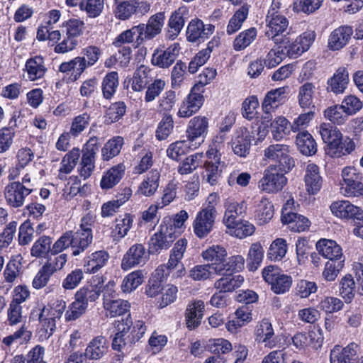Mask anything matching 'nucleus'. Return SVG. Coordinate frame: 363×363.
Returning a JSON list of instances; mask_svg holds the SVG:
<instances>
[{"label":"nucleus","instance_id":"4","mask_svg":"<svg viewBox=\"0 0 363 363\" xmlns=\"http://www.w3.org/2000/svg\"><path fill=\"white\" fill-rule=\"evenodd\" d=\"M262 277L266 282L271 286V289L277 294L288 291L292 284L291 276L284 274L281 269L269 265L262 270Z\"/></svg>","mask_w":363,"mask_h":363},{"label":"nucleus","instance_id":"57","mask_svg":"<svg viewBox=\"0 0 363 363\" xmlns=\"http://www.w3.org/2000/svg\"><path fill=\"white\" fill-rule=\"evenodd\" d=\"M52 240L49 236L40 237L33 245L30 255L35 258L45 257L51 252Z\"/></svg>","mask_w":363,"mask_h":363},{"label":"nucleus","instance_id":"10","mask_svg":"<svg viewBox=\"0 0 363 363\" xmlns=\"http://www.w3.org/2000/svg\"><path fill=\"white\" fill-rule=\"evenodd\" d=\"M172 228L161 223L160 229L150 239L148 251L151 254L160 253L162 250L168 249L177 237L174 235Z\"/></svg>","mask_w":363,"mask_h":363},{"label":"nucleus","instance_id":"14","mask_svg":"<svg viewBox=\"0 0 363 363\" xmlns=\"http://www.w3.org/2000/svg\"><path fill=\"white\" fill-rule=\"evenodd\" d=\"M215 26L204 24L201 20H191L186 29V39L189 42L196 43L208 38L214 32Z\"/></svg>","mask_w":363,"mask_h":363},{"label":"nucleus","instance_id":"8","mask_svg":"<svg viewBox=\"0 0 363 363\" xmlns=\"http://www.w3.org/2000/svg\"><path fill=\"white\" fill-rule=\"evenodd\" d=\"M30 188V186L20 184L18 181L9 183L4 191L6 202L12 208L23 206L26 197L31 194Z\"/></svg>","mask_w":363,"mask_h":363},{"label":"nucleus","instance_id":"22","mask_svg":"<svg viewBox=\"0 0 363 363\" xmlns=\"http://www.w3.org/2000/svg\"><path fill=\"white\" fill-rule=\"evenodd\" d=\"M188 16L189 9L185 6H180L172 13L168 22V26L170 28L167 35L168 39L174 40L177 37L183 28Z\"/></svg>","mask_w":363,"mask_h":363},{"label":"nucleus","instance_id":"64","mask_svg":"<svg viewBox=\"0 0 363 363\" xmlns=\"http://www.w3.org/2000/svg\"><path fill=\"white\" fill-rule=\"evenodd\" d=\"M174 128V121L172 115L165 114L158 123L155 136L159 140L167 139Z\"/></svg>","mask_w":363,"mask_h":363},{"label":"nucleus","instance_id":"45","mask_svg":"<svg viewBox=\"0 0 363 363\" xmlns=\"http://www.w3.org/2000/svg\"><path fill=\"white\" fill-rule=\"evenodd\" d=\"M255 231V226L250 221L240 220L227 228V233L239 239L251 236Z\"/></svg>","mask_w":363,"mask_h":363},{"label":"nucleus","instance_id":"39","mask_svg":"<svg viewBox=\"0 0 363 363\" xmlns=\"http://www.w3.org/2000/svg\"><path fill=\"white\" fill-rule=\"evenodd\" d=\"M92 233L82 231H72V255L77 256L83 252L92 242Z\"/></svg>","mask_w":363,"mask_h":363},{"label":"nucleus","instance_id":"31","mask_svg":"<svg viewBox=\"0 0 363 363\" xmlns=\"http://www.w3.org/2000/svg\"><path fill=\"white\" fill-rule=\"evenodd\" d=\"M25 67L27 77L32 82L43 79L47 72L44 60L40 56L28 59L26 62Z\"/></svg>","mask_w":363,"mask_h":363},{"label":"nucleus","instance_id":"16","mask_svg":"<svg viewBox=\"0 0 363 363\" xmlns=\"http://www.w3.org/2000/svg\"><path fill=\"white\" fill-rule=\"evenodd\" d=\"M179 51L180 46L179 43H176L171 45L166 50L157 48L152 54V63L160 68H167L174 62Z\"/></svg>","mask_w":363,"mask_h":363},{"label":"nucleus","instance_id":"9","mask_svg":"<svg viewBox=\"0 0 363 363\" xmlns=\"http://www.w3.org/2000/svg\"><path fill=\"white\" fill-rule=\"evenodd\" d=\"M216 216L217 213L201 208L197 212L192 223L195 235L199 239L206 238L213 229Z\"/></svg>","mask_w":363,"mask_h":363},{"label":"nucleus","instance_id":"47","mask_svg":"<svg viewBox=\"0 0 363 363\" xmlns=\"http://www.w3.org/2000/svg\"><path fill=\"white\" fill-rule=\"evenodd\" d=\"M124 144V139L121 136H116L108 140L101 149L103 160L108 161L117 156Z\"/></svg>","mask_w":363,"mask_h":363},{"label":"nucleus","instance_id":"13","mask_svg":"<svg viewBox=\"0 0 363 363\" xmlns=\"http://www.w3.org/2000/svg\"><path fill=\"white\" fill-rule=\"evenodd\" d=\"M105 285L102 277H96L94 281L89 285L80 288L75 294L74 298H78L87 306L89 303L97 301L102 293L104 294Z\"/></svg>","mask_w":363,"mask_h":363},{"label":"nucleus","instance_id":"7","mask_svg":"<svg viewBox=\"0 0 363 363\" xmlns=\"http://www.w3.org/2000/svg\"><path fill=\"white\" fill-rule=\"evenodd\" d=\"M266 36L278 45L285 37L288 36V19L283 15L267 16Z\"/></svg>","mask_w":363,"mask_h":363},{"label":"nucleus","instance_id":"2","mask_svg":"<svg viewBox=\"0 0 363 363\" xmlns=\"http://www.w3.org/2000/svg\"><path fill=\"white\" fill-rule=\"evenodd\" d=\"M263 160L274 164L277 169L282 172H289L295 165L294 159L290 155L289 146L277 143L269 145L264 150Z\"/></svg>","mask_w":363,"mask_h":363},{"label":"nucleus","instance_id":"12","mask_svg":"<svg viewBox=\"0 0 363 363\" xmlns=\"http://www.w3.org/2000/svg\"><path fill=\"white\" fill-rule=\"evenodd\" d=\"M148 259L145 247L142 244L132 245L123 255L121 261V268L128 270L138 265H143Z\"/></svg>","mask_w":363,"mask_h":363},{"label":"nucleus","instance_id":"40","mask_svg":"<svg viewBox=\"0 0 363 363\" xmlns=\"http://www.w3.org/2000/svg\"><path fill=\"white\" fill-rule=\"evenodd\" d=\"M243 281L244 277L241 275L232 276L231 274H227L216 281L214 287L220 292H232L241 286Z\"/></svg>","mask_w":363,"mask_h":363},{"label":"nucleus","instance_id":"15","mask_svg":"<svg viewBox=\"0 0 363 363\" xmlns=\"http://www.w3.org/2000/svg\"><path fill=\"white\" fill-rule=\"evenodd\" d=\"M203 103V96L198 91L191 89L190 93L181 103L177 116L179 118H189L199 111Z\"/></svg>","mask_w":363,"mask_h":363},{"label":"nucleus","instance_id":"58","mask_svg":"<svg viewBox=\"0 0 363 363\" xmlns=\"http://www.w3.org/2000/svg\"><path fill=\"white\" fill-rule=\"evenodd\" d=\"M257 31L255 28H250L241 33L233 41V48L236 51L242 50L248 47L255 39Z\"/></svg>","mask_w":363,"mask_h":363},{"label":"nucleus","instance_id":"5","mask_svg":"<svg viewBox=\"0 0 363 363\" xmlns=\"http://www.w3.org/2000/svg\"><path fill=\"white\" fill-rule=\"evenodd\" d=\"M288 172L279 171L275 166H269L264 172L263 177L258 183L260 190L267 193H277L286 185L287 179L284 174Z\"/></svg>","mask_w":363,"mask_h":363},{"label":"nucleus","instance_id":"24","mask_svg":"<svg viewBox=\"0 0 363 363\" xmlns=\"http://www.w3.org/2000/svg\"><path fill=\"white\" fill-rule=\"evenodd\" d=\"M227 256L225 249L220 245L209 247L202 252L203 259L210 262L212 269L216 274L221 271V267Z\"/></svg>","mask_w":363,"mask_h":363},{"label":"nucleus","instance_id":"46","mask_svg":"<svg viewBox=\"0 0 363 363\" xmlns=\"http://www.w3.org/2000/svg\"><path fill=\"white\" fill-rule=\"evenodd\" d=\"M80 154V150L74 147L63 157L59 169L60 178L62 179L63 176L72 172L77 164Z\"/></svg>","mask_w":363,"mask_h":363},{"label":"nucleus","instance_id":"61","mask_svg":"<svg viewBox=\"0 0 363 363\" xmlns=\"http://www.w3.org/2000/svg\"><path fill=\"white\" fill-rule=\"evenodd\" d=\"M274 216V206L266 198H262L257 206L255 216L260 224L269 222Z\"/></svg>","mask_w":363,"mask_h":363},{"label":"nucleus","instance_id":"25","mask_svg":"<svg viewBox=\"0 0 363 363\" xmlns=\"http://www.w3.org/2000/svg\"><path fill=\"white\" fill-rule=\"evenodd\" d=\"M316 249L328 261L345 259L341 247L334 240H320L316 243Z\"/></svg>","mask_w":363,"mask_h":363},{"label":"nucleus","instance_id":"29","mask_svg":"<svg viewBox=\"0 0 363 363\" xmlns=\"http://www.w3.org/2000/svg\"><path fill=\"white\" fill-rule=\"evenodd\" d=\"M125 167L120 163L106 170L101 179L100 186L102 189H110L118 184L125 174Z\"/></svg>","mask_w":363,"mask_h":363},{"label":"nucleus","instance_id":"44","mask_svg":"<svg viewBox=\"0 0 363 363\" xmlns=\"http://www.w3.org/2000/svg\"><path fill=\"white\" fill-rule=\"evenodd\" d=\"M296 142L298 150L303 155L311 156L317 152L316 143L308 131L298 133Z\"/></svg>","mask_w":363,"mask_h":363},{"label":"nucleus","instance_id":"1","mask_svg":"<svg viewBox=\"0 0 363 363\" xmlns=\"http://www.w3.org/2000/svg\"><path fill=\"white\" fill-rule=\"evenodd\" d=\"M319 133L323 142L327 144L326 153L331 157H341L350 154L355 149L354 142L347 137L343 138L339 129L330 123L321 124Z\"/></svg>","mask_w":363,"mask_h":363},{"label":"nucleus","instance_id":"27","mask_svg":"<svg viewBox=\"0 0 363 363\" xmlns=\"http://www.w3.org/2000/svg\"><path fill=\"white\" fill-rule=\"evenodd\" d=\"M204 303L203 301H194L189 303L186 310V323L190 330L198 327L203 316Z\"/></svg>","mask_w":363,"mask_h":363},{"label":"nucleus","instance_id":"59","mask_svg":"<svg viewBox=\"0 0 363 363\" xmlns=\"http://www.w3.org/2000/svg\"><path fill=\"white\" fill-rule=\"evenodd\" d=\"M287 252V243L283 238L274 240L270 245L267 256L272 261L282 259Z\"/></svg>","mask_w":363,"mask_h":363},{"label":"nucleus","instance_id":"6","mask_svg":"<svg viewBox=\"0 0 363 363\" xmlns=\"http://www.w3.org/2000/svg\"><path fill=\"white\" fill-rule=\"evenodd\" d=\"M165 16L164 12H158L152 15L147 23H140L137 26L139 35L136 37L138 44L145 40H150L160 35L164 24Z\"/></svg>","mask_w":363,"mask_h":363},{"label":"nucleus","instance_id":"23","mask_svg":"<svg viewBox=\"0 0 363 363\" xmlns=\"http://www.w3.org/2000/svg\"><path fill=\"white\" fill-rule=\"evenodd\" d=\"M252 141L251 134L247 128L240 127L237 130L232 144L234 153L240 157H246L249 154Z\"/></svg>","mask_w":363,"mask_h":363},{"label":"nucleus","instance_id":"62","mask_svg":"<svg viewBox=\"0 0 363 363\" xmlns=\"http://www.w3.org/2000/svg\"><path fill=\"white\" fill-rule=\"evenodd\" d=\"M291 125L289 121L283 116L277 117L272 123V133L274 140H280L289 133Z\"/></svg>","mask_w":363,"mask_h":363},{"label":"nucleus","instance_id":"33","mask_svg":"<svg viewBox=\"0 0 363 363\" xmlns=\"http://www.w3.org/2000/svg\"><path fill=\"white\" fill-rule=\"evenodd\" d=\"M57 319L50 315L49 312L40 310L39 314V328L38 330L39 339L42 341L48 340L56 328Z\"/></svg>","mask_w":363,"mask_h":363},{"label":"nucleus","instance_id":"42","mask_svg":"<svg viewBox=\"0 0 363 363\" xmlns=\"http://www.w3.org/2000/svg\"><path fill=\"white\" fill-rule=\"evenodd\" d=\"M264 249L260 242L252 243L247 255V268L250 272L256 271L261 265L264 257Z\"/></svg>","mask_w":363,"mask_h":363},{"label":"nucleus","instance_id":"19","mask_svg":"<svg viewBox=\"0 0 363 363\" xmlns=\"http://www.w3.org/2000/svg\"><path fill=\"white\" fill-rule=\"evenodd\" d=\"M225 213L223 218V223L227 228L230 227L237 220V218L243 215L247 209L244 201H236L234 199H228L224 203Z\"/></svg>","mask_w":363,"mask_h":363},{"label":"nucleus","instance_id":"63","mask_svg":"<svg viewBox=\"0 0 363 363\" xmlns=\"http://www.w3.org/2000/svg\"><path fill=\"white\" fill-rule=\"evenodd\" d=\"M323 0H296L293 4V10L296 13L311 14L319 9Z\"/></svg>","mask_w":363,"mask_h":363},{"label":"nucleus","instance_id":"41","mask_svg":"<svg viewBox=\"0 0 363 363\" xmlns=\"http://www.w3.org/2000/svg\"><path fill=\"white\" fill-rule=\"evenodd\" d=\"M150 69L145 65L140 66L134 72L131 79V89L134 91H143L151 82Z\"/></svg>","mask_w":363,"mask_h":363},{"label":"nucleus","instance_id":"60","mask_svg":"<svg viewBox=\"0 0 363 363\" xmlns=\"http://www.w3.org/2000/svg\"><path fill=\"white\" fill-rule=\"evenodd\" d=\"M345 259L327 261L322 272L323 279L328 282L334 281L344 267Z\"/></svg>","mask_w":363,"mask_h":363},{"label":"nucleus","instance_id":"36","mask_svg":"<svg viewBox=\"0 0 363 363\" xmlns=\"http://www.w3.org/2000/svg\"><path fill=\"white\" fill-rule=\"evenodd\" d=\"M108 259L109 255L106 251H96L84 258V267L87 272L95 273L106 264Z\"/></svg>","mask_w":363,"mask_h":363},{"label":"nucleus","instance_id":"17","mask_svg":"<svg viewBox=\"0 0 363 363\" xmlns=\"http://www.w3.org/2000/svg\"><path fill=\"white\" fill-rule=\"evenodd\" d=\"M358 345L354 342L345 347L335 345L330 351V363H354L357 359Z\"/></svg>","mask_w":363,"mask_h":363},{"label":"nucleus","instance_id":"52","mask_svg":"<svg viewBox=\"0 0 363 363\" xmlns=\"http://www.w3.org/2000/svg\"><path fill=\"white\" fill-rule=\"evenodd\" d=\"M340 295L346 302H351L356 293V284L351 274H346L340 280Z\"/></svg>","mask_w":363,"mask_h":363},{"label":"nucleus","instance_id":"20","mask_svg":"<svg viewBox=\"0 0 363 363\" xmlns=\"http://www.w3.org/2000/svg\"><path fill=\"white\" fill-rule=\"evenodd\" d=\"M304 182L306 189L309 194H316L322 188L323 178L320 169L314 163L307 164L305 170Z\"/></svg>","mask_w":363,"mask_h":363},{"label":"nucleus","instance_id":"37","mask_svg":"<svg viewBox=\"0 0 363 363\" xmlns=\"http://www.w3.org/2000/svg\"><path fill=\"white\" fill-rule=\"evenodd\" d=\"M133 223V218L130 214L119 216L115 220L111 231V237L114 241H119L127 235Z\"/></svg>","mask_w":363,"mask_h":363},{"label":"nucleus","instance_id":"28","mask_svg":"<svg viewBox=\"0 0 363 363\" xmlns=\"http://www.w3.org/2000/svg\"><path fill=\"white\" fill-rule=\"evenodd\" d=\"M349 82V74L346 68L339 67L327 82V89L335 94H342Z\"/></svg>","mask_w":363,"mask_h":363},{"label":"nucleus","instance_id":"55","mask_svg":"<svg viewBox=\"0 0 363 363\" xmlns=\"http://www.w3.org/2000/svg\"><path fill=\"white\" fill-rule=\"evenodd\" d=\"M245 267V259L241 255H233L225 259L220 272H218V275H224L229 273L239 272L244 269Z\"/></svg>","mask_w":363,"mask_h":363},{"label":"nucleus","instance_id":"43","mask_svg":"<svg viewBox=\"0 0 363 363\" xmlns=\"http://www.w3.org/2000/svg\"><path fill=\"white\" fill-rule=\"evenodd\" d=\"M316 94V87L311 82H306L298 89V99L303 108L314 107L313 99Z\"/></svg>","mask_w":363,"mask_h":363},{"label":"nucleus","instance_id":"32","mask_svg":"<svg viewBox=\"0 0 363 363\" xmlns=\"http://www.w3.org/2000/svg\"><path fill=\"white\" fill-rule=\"evenodd\" d=\"M160 179V172L157 169L151 170L138 186L137 193L147 197L153 196L159 187Z\"/></svg>","mask_w":363,"mask_h":363},{"label":"nucleus","instance_id":"38","mask_svg":"<svg viewBox=\"0 0 363 363\" xmlns=\"http://www.w3.org/2000/svg\"><path fill=\"white\" fill-rule=\"evenodd\" d=\"M116 333L112 342V347L115 350L122 351L128 344L130 340L127 342L125 335L128 333L130 328L131 321L127 318L125 321H116Z\"/></svg>","mask_w":363,"mask_h":363},{"label":"nucleus","instance_id":"48","mask_svg":"<svg viewBox=\"0 0 363 363\" xmlns=\"http://www.w3.org/2000/svg\"><path fill=\"white\" fill-rule=\"evenodd\" d=\"M203 156V152H197L186 157L179 164L178 172L182 175L192 173L201 165Z\"/></svg>","mask_w":363,"mask_h":363},{"label":"nucleus","instance_id":"50","mask_svg":"<svg viewBox=\"0 0 363 363\" xmlns=\"http://www.w3.org/2000/svg\"><path fill=\"white\" fill-rule=\"evenodd\" d=\"M189 218V214L185 210H181L177 214L174 215L173 219L170 218H164L162 224H164L168 228H172V230L174 232V235L178 236L181 234L184 228V223Z\"/></svg>","mask_w":363,"mask_h":363},{"label":"nucleus","instance_id":"30","mask_svg":"<svg viewBox=\"0 0 363 363\" xmlns=\"http://www.w3.org/2000/svg\"><path fill=\"white\" fill-rule=\"evenodd\" d=\"M288 88L283 86L269 91L262 102L263 111L268 113L282 104L287 95Z\"/></svg>","mask_w":363,"mask_h":363},{"label":"nucleus","instance_id":"34","mask_svg":"<svg viewBox=\"0 0 363 363\" xmlns=\"http://www.w3.org/2000/svg\"><path fill=\"white\" fill-rule=\"evenodd\" d=\"M207 160L203 164L205 169L203 178L211 186L215 185L220 177L219 164L220 163V156H206Z\"/></svg>","mask_w":363,"mask_h":363},{"label":"nucleus","instance_id":"11","mask_svg":"<svg viewBox=\"0 0 363 363\" xmlns=\"http://www.w3.org/2000/svg\"><path fill=\"white\" fill-rule=\"evenodd\" d=\"M332 213L340 219L363 221V210L347 200L336 201L330 206Z\"/></svg>","mask_w":363,"mask_h":363},{"label":"nucleus","instance_id":"26","mask_svg":"<svg viewBox=\"0 0 363 363\" xmlns=\"http://www.w3.org/2000/svg\"><path fill=\"white\" fill-rule=\"evenodd\" d=\"M257 340L263 343L269 349L277 346V341L274 338V330L271 323L267 319H263L257 326L255 330Z\"/></svg>","mask_w":363,"mask_h":363},{"label":"nucleus","instance_id":"54","mask_svg":"<svg viewBox=\"0 0 363 363\" xmlns=\"http://www.w3.org/2000/svg\"><path fill=\"white\" fill-rule=\"evenodd\" d=\"M118 74L116 72L108 73L104 78L101 85L103 96L111 99L118 86Z\"/></svg>","mask_w":363,"mask_h":363},{"label":"nucleus","instance_id":"51","mask_svg":"<svg viewBox=\"0 0 363 363\" xmlns=\"http://www.w3.org/2000/svg\"><path fill=\"white\" fill-rule=\"evenodd\" d=\"M143 281V272L135 270L124 277L121 286V290L124 293H130L140 286Z\"/></svg>","mask_w":363,"mask_h":363},{"label":"nucleus","instance_id":"18","mask_svg":"<svg viewBox=\"0 0 363 363\" xmlns=\"http://www.w3.org/2000/svg\"><path fill=\"white\" fill-rule=\"evenodd\" d=\"M354 31L352 26H341L331 32L328 40V47L336 51L343 48L349 42Z\"/></svg>","mask_w":363,"mask_h":363},{"label":"nucleus","instance_id":"35","mask_svg":"<svg viewBox=\"0 0 363 363\" xmlns=\"http://www.w3.org/2000/svg\"><path fill=\"white\" fill-rule=\"evenodd\" d=\"M108 345L103 336L94 338L88 345L84 355L89 359L98 360L108 352Z\"/></svg>","mask_w":363,"mask_h":363},{"label":"nucleus","instance_id":"21","mask_svg":"<svg viewBox=\"0 0 363 363\" xmlns=\"http://www.w3.org/2000/svg\"><path fill=\"white\" fill-rule=\"evenodd\" d=\"M208 128V120L205 116H197L191 118L187 126L186 138L189 142L193 143L203 138Z\"/></svg>","mask_w":363,"mask_h":363},{"label":"nucleus","instance_id":"49","mask_svg":"<svg viewBox=\"0 0 363 363\" xmlns=\"http://www.w3.org/2000/svg\"><path fill=\"white\" fill-rule=\"evenodd\" d=\"M105 7V0H82L79 5L82 11L89 18H95L101 16Z\"/></svg>","mask_w":363,"mask_h":363},{"label":"nucleus","instance_id":"53","mask_svg":"<svg viewBox=\"0 0 363 363\" xmlns=\"http://www.w3.org/2000/svg\"><path fill=\"white\" fill-rule=\"evenodd\" d=\"M284 224H286L290 230L294 232H303L308 229L311 222L302 216L294 213L287 218L281 220Z\"/></svg>","mask_w":363,"mask_h":363},{"label":"nucleus","instance_id":"3","mask_svg":"<svg viewBox=\"0 0 363 363\" xmlns=\"http://www.w3.org/2000/svg\"><path fill=\"white\" fill-rule=\"evenodd\" d=\"M116 283L109 281L105 284V291L103 294V308L106 317L115 318L129 312L130 303L124 299L116 298L115 290Z\"/></svg>","mask_w":363,"mask_h":363},{"label":"nucleus","instance_id":"56","mask_svg":"<svg viewBox=\"0 0 363 363\" xmlns=\"http://www.w3.org/2000/svg\"><path fill=\"white\" fill-rule=\"evenodd\" d=\"M248 15V7L245 6H241L231 18L229 20L227 26L226 32L228 35H232L239 30L243 22L246 20Z\"/></svg>","mask_w":363,"mask_h":363}]
</instances>
